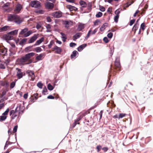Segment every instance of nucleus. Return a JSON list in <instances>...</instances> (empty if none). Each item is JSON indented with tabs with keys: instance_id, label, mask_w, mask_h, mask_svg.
I'll return each mask as SVG.
<instances>
[{
	"instance_id": "obj_20",
	"label": "nucleus",
	"mask_w": 153,
	"mask_h": 153,
	"mask_svg": "<svg viewBox=\"0 0 153 153\" xmlns=\"http://www.w3.org/2000/svg\"><path fill=\"white\" fill-rule=\"evenodd\" d=\"M86 46V44H83L80 45L78 48L77 49L78 51H81Z\"/></svg>"
},
{
	"instance_id": "obj_10",
	"label": "nucleus",
	"mask_w": 153,
	"mask_h": 153,
	"mask_svg": "<svg viewBox=\"0 0 153 153\" xmlns=\"http://www.w3.org/2000/svg\"><path fill=\"white\" fill-rule=\"evenodd\" d=\"M22 8V5L20 4H18L16 6V8L14 10V12L16 13H19Z\"/></svg>"
},
{
	"instance_id": "obj_53",
	"label": "nucleus",
	"mask_w": 153,
	"mask_h": 153,
	"mask_svg": "<svg viewBox=\"0 0 153 153\" xmlns=\"http://www.w3.org/2000/svg\"><path fill=\"white\" fill-rule=\"evenodd\" d=\"M103 40L106 43H108V39L106 37H105L103 38Z\"/></svg>"
},
{
	"instance_id": "obj_56",
	"label": "nucleus",
	"mask_w": 153,
	"mask_h": 153,
	"mask_svg": "<svg viewBox=\"0 0 153 153\" xmlns=\"http://www.w3.org/2000/svg\"><path fill=\"white\" fill-rule=\"evenodd\" d=\"M47 20L48 22H50L51 21V19L50 17H48L47 18Z\"/></svg>"
},
{
	"instance_id": "obj_11",
	"label": "nucleus",
	"mask_w": 153,
	"mask_h": 153,
	"mask_svg": "<svg viewBox=\"0 0 153 153\" xmlns=\"http://www.w3.org/2000/svg\"><path fill=\"white\" fill-rule=\"evenodd\" d=\"M53 49L55 50V53L57 54H60L62 51V49L56 46H55Z\"/></svg>"
},
{
	"instance_id": "obj_2",
	"label": "nucleus",
	"mask_w": 153,
	"mask_h": 153,
	"mask_svg": "<svg viewBox=\"0 0 153 153\" xmlns=\"http://www.w3.org/2000/svg\"><path fill=\"white\" fill-rule=\"evenodd\" d=\"M7 20L9 21L14 22L17 24H20L22 22L20 17L16 15H9Z\"/></svg>"
},
{
	"instance_id": "obj_27",
	"label": "nucleus",
	"mask_w": 153,
	"mask_h": 153,
	"mask_svg": "<svg viewBox=\"0 0 153 153\" xmlns=\"http://www.w3.org/2000/svg\"><path fill=\"white\" fill-rule=\"evenodd\" d=\"M78 54V52L76 51H74L72 52V54L71 55V57L72 58L75 57Z\"/></svg>"
},
{
	"instance_id": "obj_3",
	"label": "nucleus",
	"mask_w": 153,
	"mask_h": 153,
	"mask_svg": "<svg viewBox=\"0 0 153 153\" xmlns=\"http://www.w3.org/2000/svg\"><path fill=\"white\" fill-rule=\"evenodd\" d=\"M20 107L21 105L19 104L15 110H12L10 111V115L11 116V118L12 119H14L20 112H23V109H20Z\"/></svg>"
},
{
	"instance_id": "obj_12",
	"label": "nucleus",
	"mask_w": 153,
	"mask_h": 153,
	"mask_svg": "<svg viewBox=\"0 0 153 153\" xmlns=\"http://www.w3.org/2000/svg\"><path fill=\"white\" fill-rule=\"evenodd\" d=\"M10 5V3L7 2L4 4L3 6H2V7L4 10V11L7 12H9L10 11V8H8L7 9L6 8V7H8Z\"/></svg>"
},
{
	"instance_id": "obj_30",
	"label": "nucleus",
	"mask_w": 153,
	"mask_h": 153,
	"mask_svg": "<svg viewBox=\"0 0 153 153\" xmlns=\"http://www.w3.org/2000/svg\"><path fill=\"white\" fill-rule=\"evenodd\" d=\"M79 4L83 7H86V3L82 0H81L79 1Z\"/></svg>"
},
{
	"instance_id": "obj_43",
	"label": "nucleus",
	"mask_w": 153,
	"mask_h": 153,
	"mask_svg": "<svg viewBox=\"0 0 153 153\" xmlns=\"http://www.w3.org/2000/svg\"><path fill=\"white\" fill-rule=\"evenodd\" d=\"M0 68L2 69H4L5 68V66L3 63H2L1 61L0 62Z\"/></svg>"
},
{
	"instance_id": "obj_5",
	"label": "nucleus",
	"mask_w": 153,
	"mask_h": 153,
	"mask_svg": "<svg viewBox=\"0 0 153 153\" xmlns=\"http://www.w3.org/2000/svg\"><path fill=\"white\" fill-rule=\"evenodd\" d=\"M26 73L28 74L29 78H30V80L33 81L35 78V76L33 72L31 70H28L26 71Z\"/></svg>"
},
{
	"instance_id": "obj_17",
	"label": "nucleus",
	"mask_w": 153,
	"mask_h": 153,
	"mask_svg": "<svg viewBox=\"0 0 153 153\" xmlns=\"http://www.w3.org/2000/svg\"><path fill=\"white\" fill-rule=\"evenodd\" d=\"M81 35V33H76L73 36V40L76 41V40L80 37Z\"/></svg>"
},
{
	"instance_id": "obj_29",
	"label": "nucleus",
	"mask_w": 153,
	"mask_h": 153,
	"mask_svg": "<svg viewBox=\"0 0 153 153\" xmlns=\"http://www.w3.org/2000/svg\"><path fill=\"white\" fill-rule=\"evenodd\" d=\"M9 28V26H5L1 28L0 30L2 31H6Z\"/></svg>"
},
{
	"instance_id": "obj_18",
	"label": "nucleus",
	"mask_w": 153,
	"mask_h": 153,
	"mask_svg": "<svg viewBox=\"0 0 153 153\" xmlns=\"http://www.w3.org/2000/svg\"><path fill=\"white\" fill-rule=\"evenodd\" d=\"M9 51L10 52V55L11 56L13 55H14L16 54V48H10L9 50Z\"/></svg>"
},
{
	"instance_id": "obj_19",
	"label": "nucleus",
	"mask_w": 153,
	"mask_h": 153,
	"mask_svg": "<svg viewBox=\"0 0 153 153\" xmlns=\"http://www.w3.org/2000/svg\"><path fill=\"white\" fill-rule=\"evenodd\" d=\"M97 31V29H95L93 31L91 32V30H90L88 34H87V38L88 37L90 34H94Z\"/></svg>"
},
{
	"instance_id": "obj_51",
	"label": "nucleus",
	"mask_w": 153,
	"mask_h": 153,
	"mask_svg": "<svg viewBox=\"0 0 153 153\" xmlns=\"http://www.w3.org/2000/svg\"><path fill=\"white\" fill-rule=\"evenodd\" d=\"M101 147V146L100 145H98L97 146V150L98 152H99L100 151Z\"/></svg>"
},
{
	"instance_id": "obj_38",
	"label": "nucleus",
	"mask_w": 153,
	"mask_h": 153,
	"mask_svg": "<svg viewBox=\"0 0 153 153\" xmlns=\"http://www.w3.org/2000/svg\"><path fill=\"white\" fill-rule=\"evenodd\" d=\"M126 114L124 113H120L119 114V117L120 119L122 118L123 117H124L126 115Z\"/></svg>"
},
{
	"instance_id": "obj_8",
	"label": "nucleus",
	"mask_w": 153,
	"mask_h": 153,
	"mask_svg": "<svg viewBox=\"0 0 153 153\" xmlns=\"http://www.w3.org/2000/svg\"><path fill=\"white\" fill-rule=\"evenodd\" d=\"M16 70L18 71L17 72L16 76L19 79L22 78L23 76V73L22 72L21 70L18 68H16Z\"/></svg>"
},
{
	"instance_id": "obj_9",
	"label": "nucleus",
	"mask_w": 153,
	"mask_h": 153,
	"mask_svg": "<svg viewBox=\"0 0 153 153\" xmlns=\"http://www.w3.org/2000/svg\"><path fill=\"white\" fill-rule=\"evenodd\" d=\"M62 13L60 11H56L53 12L52 16L55 18H60L62 16Z\"/></svg>"
},
{
	"instance_id": "obj_54",
	"label": "nucleus",
	"mask_w": 153,
	"mask_h": 153,
	"mask_svg": "<svg viewBox=\"0 0 153 153\" xmlns=\"http://www.w3.org/2000/svg\"><path fill=\"white\" fill-rule=\"evenodd\" d=\"M47 90L46 87H45V88H44L43 89L42 93L43 94H45V93L47 92Z\"/></svg>"
},
{
	"instance_id": "obj_44",
	"label": "nucleus",
	"mask_w": 153,
	"mask_h": 153,
	"mask_svg": "<svg viewBox=\"0 0 153 153\" xmlns=\"http://www.w3.org/2000/svg\"><path fill=\"white\" fill-rule=\"evenodd\" d=\"M54 43V42L53 41H51L49 44L48 45V48H51Z\"/></svg>"
},
{
	"instance_id": "obj_50",
	"label": "nucleus",
	"mask_w": 153,
	"mask_h": 153,
	"mask_svg": "<svg viewBox=\"0 0 153 153\" xmlns=\"http://www.w3.org/2000/svg\"><path fill=\"white\" fill-rule=\"evenodd\" d=\"M64 24L66 27L68 28L69 27L68 22L65 21L64 23Z\"/></svg>"
},
{
	"instance_id": "obj_36",
	"label": "nucleus",
	"mask_w": 153,
	"mask_h": 153,
	"mask_svg": "<svg viewBox=\"0 0 153 153\" xmlns=\"http://www.w3.org/2000/svg\"><path fill=\"white\" fill-rule=\"evenodd\" d=\"M119 16H115L114 17V20L115 22H117L118 21V19L119 18Z\"/></svg>"
},
{
	"instance_id": "obj_14",
	"label": "nucleus",
	"mask_w": 153,
	"mask_h": 153,
	"mask_svg": "<svg viewBox=\"0 0 153 153\" xmlns=\"http://www.w3.org/2000/svg\"><path fill=\"white\" fill-rule=\"evenodd\" d=\"M38 37V34H35L32 36L29 40L28 43H32L35 41L37 38Z\"/></svg>"
},
{
	"instance_id": "obj_25",
	"label": "nucleus",
	"mask_w": 153,
	"mask_h": 153,
	"mask_svg": "<svg viewBox=\"0 0 153 153\" xmlns=\"http://www.w3.org/2000/svg\"><path fill=\"white\" fill-rule=\"evenodd\" d=\"M115 65L118 68L120 67V64L119 62V59H116L115 62Z\"/></svg>"
},
{
	"instance_id": "obj_42",
	"label": "nucleus",
	"mask_w": 153,
	"mask_h": 153,
	"mask_svg": "<svg viewBox=\"0 0 153 153\" xmlns=\"http://www.w3.org/2000/svg\"><path fill=\"white\" fill-rule=\"evenodd\" d=\"M15 83L14 82H12L10 85V88H13L15 86Z\"/></svg>"
},
{
	"instance_id": "obj_15",
	"label": "nucleus",
	"mask_w": 153,
	"mask_h": 153,
	"mask_svg": "<svg viewBox=\"0 0 153 153\" xmlns=\"http://www.w3.org/2000/svg\"><path fill=\"white\" fill-rule=\"evenodd\" d=\"M7 48H4L0 49V52L1 54L4 55H7Z\"/></svg>"
},
{
	"instance_id": "obj_62",
	"label": "nucleus",
	"mask_w": 153,
	"mask_h": 153,
	"mask_svg": "<svg viewBox=\"0 0 153 153\" xmlns=\"http://www.w3.org/2000/svg\"><path fill=\"white\" fill-rule=\"evenodd\" d=\"M27 97H28L27 94H25L23 95V97L25 99H26L27 98Z\"/></svg>"
},
{
	"instance_id": "obj_35",
	"label": "nucleus",
	"mask_w": 153,
	"mask_h": 153,
	"mask_svg": "<svg viewBox=\"0 0 153 153\" xmlns=\"http://www.w3.org/2000/svg\"><path fill=\"white\" fill-rule=\"evenodd\" d=\"M139 26V24L137 23H136L134 26L133 29H134L135 31L137 29Z\"/></svg>"
},
{
	"instance_id": "obj_21",
	"label": "nucleus",
	"mask_w": 153,
	"mask_h": 153,
	"mask_svg": "<svg viewBox=\"0 0 153 153\" xmlns=\"http://www.w3.org/2000/svg\"><path fill=\"white\" fill-rule=\"evenodd\" d=\"M45 56L44 53H41L36 57V59L38 60H41L43 56Z\"/></svg>"
},
{
	"instance_id": "obj_16",
	"label": "nucleus",
	"mask_w": 153,
	"mask_h": 153,
	"mask_svg": "<svg viewBox=\"0 0 153 153\" xmlns=\"http://www.w3.org/2000/svg\"><path fill=\"white\" fill-rule=\"evenodd\" d=\"M108 24L106 23H104L100 27V30L101 31H103L108 26Z\"/></svg>"
},
{
	"instance_id": "obj_48",
	"label": "nucleus",
	"mask_w": 153,
	"mask_h": 153,
	"mask_svg": "<svg viewBox=\"0 0 153 153\" xmlns=\"http://www.w3.org/2000/svg\"><path fill=\"white\" fill-rule=\"evenodd\" d=\"M113 36V33H108L107 35V36L109 38H112Z\"/></svg>"
},
{
	"instance_id": "obj_40",
	"label": "nucleus",
	"mask_w": 153,
	"mask_h": 153,
	"mask_svg": "<svg viewBox=\"0 0 153 153\" xmlns=\"http://www.w3.org/2000/svg\"><path fill=\"white\" fill-rule=\"evenodd\" d=\"M120 13V10L119 9L117 10L115 12V14L116 16H119V14Z\"/></svg>"
},
{
	"instance_id": "obj_23",
	"label": "nucleus",
	"mask_w": 153,
	"mask_h": 153,
	"mask_svg": "<svg viewBox=\"0 0 153 153\" xmlns=\"http://www.w3.org/2000/svg\"><path fill=\"white\" fill-rule=\"evenodd\" d=\"M6 38L7 39L12 40L13 39V36L8 33L6 35Z\"/></svg>"
},
{
	"instance_id": "obj_7",
	"label": "nucleus",
	"mask_w": 153,
	"mask_h": 153,
	"mask_svg": "<svg viewBox=\"0 0 153 153\" xmlns=\"http://www.w3.org/2000/svg\"><path fill=\"white\" fill-rule=\"evenodd\" d=\"M9 111V109L7 108L6 111L2 114V116H0V121L5 120L7 117V115Z\"/></svg>"
},
{
	"instance_id": "obj_4",
	"label": "nucleus",
	"mask_w": 153,
	"mask_h": 153,
	"mask_svg": "<svg viewBox=\"0 0 153 153\" xmlns=\"http://www.w3.org/2000/svg\"><path fill=\"white\" fill-rule=\"evenodd\" d=\"M28 29L27 28L22 29L19 33V34L23 35L24 37H27L29 36L32 33L31 30L27 31Z\"/></svg>"
},
{
	"instance_id": "obj_6",
	"label": "nucleus",
	"mask_w": 153,
	"mask_h": 153,
	"mask_svg": "<svg viewBox=\"0 0 153 153\" xmlns=\"http://www.w3.org/2000/svg\"><path fill=\"white\" fill-rule=\"evenodd\" d=\"M40 2L37 1H32L30 3V5L32 7L36 8H37L40 7Z\"/></svg>"
},
{
	"instance_id": "obj_64",
	"label": "nucleus",
	"mask_w": 153,
	"mask_h": 153,
	"mask_svg": "<svg viewBox=\"0 0 153 153\" xmlns=\"http://www.w3.org/2000/svg\"><path fill=\"white\" fill-rule=\"evenodd\" d=\"M139 12V10H137V11H136V12H135V13H134V16L136 17V16L137 14Z\"/></svg>"
},
{
	"instance_id": "obj_31",
	"label": "nucleus",
	"mask_w": 153,
	"mask_h": 153,
	"mask_svg": "<svg viewBox=\"0 0 153 153\" xmlns=\"http://www.w3.org/2000/svg\"><path fill=\"white\" fill-rule=\"evenodd\" d=\"M33 51H35L36 52H40L42 51V49L40 47H37L34 49Z\"/></svg>"
},
{
	"instance_id": "obj_46",
	"label": "nucleus",
	"mask_w": 153,
	"mask_h": 153,
	"mask_svg": "<svg viewBox=\"0 0 153 153\" xmlns=\"http://www.w3.org/2000/svg\"><path fill=\"white\" fill-rule=\"evenodd\" d=\"M60 34L62 35V39H66V36L64 33L61 32Z\"/></svg>"
},
{
	"instance_id": "obj_59",
	"label": "nucleus",
	"mask_w": 153,
	"mask_h": 153,
	"mask_svg": "<svg viewBox=\"0 0 153 153\" xmlns=\"http://www.w3.org/2000/svg\"><path fill=\"white\" fill-rule=\"evenodd\" d=\"M113 118H118V119H120L119 117V115H118L117 114H116L115 115L113 116Z\"/></svg>"
},
{
	"instance_id": "obj_1",
	"label": "nucleus",
	"mask_w": 153,
	"mask_h": 153,
	"mask_svg": "<svg viewBox=\"0 0 153 153\" xmlns=\"http://www.w3.org/2000/svg\"><path fill=\"white\" fill-rule=\"evenodd\" d=\"M35 53L31 52L26 54L19 59V62L21 63H25V64H28L32 62L30 58L35 55Z\"/></svg>"
},
{
	"instance_id": "obj_52",
	"label": "nucleus",
	"mask_w": 153,
	"mask_h": 153,
	"mask_svg": "<svg viewBox=\"0 0 153 153\" xmlns=\"http://www.w3.org/2000/svg\"><path fill=\"white\" fill-rule=\"evenodd\" d=\"M76 44L75 43L71 42L70 44V46L71 47H73L75 45H76Z\"/></svg>"
},
{
	"instance_id": "obj_55",
	"label": "nucleus",
	"mask_w": 153,
	"mask_h": 153,
	"mask_svg": "<svg viewBox=\"0 0 153 153\" xmlns=\"http://www.w3.org/2000/svg\"><path fill=\"white\" fill-rule=\"evenodd\" d=\"M47 98L49 99H54V97L51 95H50Z\"/></svg>"
},
{
	"instance_id": "obj_63",
	"label": "nucleus",
	"mask_w": 153,
	"mask_h": 153,
	"mask_svg": "<svg viewBox=\"0 0 153 153\" xmlns=\"http://www.w3.org/2000/svg\"><path fill=\"white\" fill-rule=\"evenodd\" d=\"M66 1L69 2L73 3L74 1V0H66Z\"/></svg>"
},
{
	"instance_id": "obj_26",
	"label": "nucleus",
	"mask_w": 153,
	"mask_h": 153,
	"mask_svg": "<svg viewBox=\"0 0 153 153\" xmlns=\"http://www.w3.org/2000/svg\"><path fill=\"white\" fill-rule=\"evenodd\" d=\"M44 40V38L43 37H42L39 39L36 42V44L35 45H39L41 44Z\"/></svg>"
},
{
	"instance_id": "obj_34",
	"label": "nucleus",
	"mask_w": 153,
	"mask_h": 153,
	"mask_svg": "<svg viewBox=\"0 0 153 153\" xmlns=\"http://www.w3.org/2000/svg\"><path fill=\"white\" fill-rule=\"evenodd\" d=\"M48 88L49 90L51 91L53 89V88L52 86L50 83L48 84Z\"/></svg>"
},
{
	"instance_id": "obj_45",
	"label": "nucleus",
	"mask_w": 153,
	"mask_h": 153,
	"mask_svg": "<svg viewBox=\"0 0 153 153\" xmlns=\"http://www.w3.org/2000/svg\"><path fill=\"white\" fill-rule=\"evenodd\" d=\"M135 20L134 19H133L131 20L130 21V23H129L130 25V26L132 25H133V24L134 23V22L135 21Z\"/></svg>"
},
{
	"instance_id": "obj_61",
	"label": "nucleus",
	"mask_w": 153,
	"mask_h": 153,
	"mask_svg": "<svg viewBox=\"0 0 153 153\" xmlns=\"http://www.w3.org/2000/svg\"><path fill=\"white\" fill-rule=\"evenodd\" d=\"M38 93H36L34 94V97L36 100H37V99L38 98L37 96H38Z\"/></svg>"
},
{
	"instance_id": "obj_37",
	"label": "nucleus",
	"mask_w": 153,
	"mask_h": 153,
	"mask_svg": "<svg viewBox=\"0 0 153 153\" xmlns=\"http://www.w3.org/2000/svg\"><path fill=\"white\" fill-rule=\"evenodd\" d=\"M43 85V84L40 82H38L37 84V86L40 88H42Z\"/></svg>"
},
{
	"instance_id": "obj_47",
	"label": "nucleus",
	"mask_w": 153,
	"mask_h": 153,
	"mask_svg": "<svg viewBox=\"0 0 153 153\" xmlns=\"http://www.w3.org/2000/svg\"><path fill=\"white\" fill-rule=\"evenodd\" d=\"M145 24L144 23H142L140 26V29L142 30H144L145 29Z\"/></svg>"
},
{
	"instance_id": "obj_13",
	"label": "nucleus",
	"mask_w": 153,
	"mask_h": 153,
	"mask_svg": "<svg viewBox=\"0 0 153 153\" xmlns=\"http://www.w3.org/2000/svg\"><path fill=\"white\" fill-rule=\"evenodd\" d=\"M45 6L47 8L51 9L53 8L54 4L52 3L47 2L45 4Z\"/></svg>"
},
{
	"instance_id": "obj_57",
	"label": "nucleus",
	"mask_w": 153,
	"mask_h": 153,
	"mask_svg": "<svg viewBox=\"0 0 153 153\" xmlns=\"http://www.w3.org/2000/svg\"><path fill=\"white\" fill-rule=\"evenodd\" d=\"M102 149L104 152H106L108 150V149L107 147H103L102 148Z\"/></svg>"
},
{
	"instance_id": "obj_49",
	"label": "nucleus",
	"mask_w": 153,
	"mask_h": 153,
	"mask_svg": "<svg viewBox=\"0 0 153 153\" xmlns=\"http://www.w3.org/2000/svg\"><path fill=\"white\" fill-rule=\"evenodd\" d=\"M18 128V126H15L14 127L13 129V131L14 133H15L16 132Z\"/></svg>"
},
{
	"instance_id": "obj_24",
	"label": "nucleus",
	"mask_w": 153,
	"mask_h": 153,
	"mask_svg": "<svg viewBox=\"0 0 153 153\" xmlns=\"http://www.w3.org/2000/svg\"><path fill=\"white\" fill-rule=\"evenodd\" d=\"M18 30H15L9 32V33L13 36L16 35L17 34Z\"/></svg>"
},
{
	"instance_id": "obj_32",
	"label": "nucleus",
	"mask_w": 153,
	"mask_h": 153,
	"mask_svg": "<svg viewBox=\"0 0 153 153\" xmlns=\"http://www.w3.org/2000/svg\"><path fill=\"white\" fill-rule=\"evenodd\" d=\"M46 28H47V31L48 32H50L51 30V26L49 24H48L46 25Z\"/></svg>"
},
{
	"instance_id": "obj_60",
	"label": "nucleus",
	"mask_w": 153,
	"mask_h": 153,
	"mask_svg": "<svg viewBox=\"0 0 153 153\" xmlns=\"http://www.w3.org/2000/svg\"><path fill=\"white\" fill-rule=\"evenodd\" d=\"M32 46H29L27 47L25 49V51L28 52V50L30 49L31 48H32Z\"/></svg>"
},
{
	"instance_id": "obj_28",
	"label": "nucleus",
	"mask_w": 153,
	"mask_h": 153,
	"mask_svg": "<svg viewBox=\"0 0 153 153\" xmlns=\"http://www.w3.org/2000/svg\"><path fill=\"white\" fill-rule=\"evenodd\" d=\"M67 8L69 9L71 11H72L74 10H75L76 9H77L75 7L70 5L67 6Z\"/></svg>"
},
{
	"instance_id": "obj_22",
	"label": "nucleus",
	"mask_w": 153,
	"mask_h": 153,
	"mask_svg": "<svg viewBox=\"0 0 153 153\" xmlns=\"http://www.w3.org/2000/svg\"><path fill=\"white\" fill-rule=\"evenodd\" d=\"M84 28V24L80 23L78 27V30L79 31H81Z\"/></svg>"
},
{
	"instance_id": "obj_39",
	"label": "nucleus",
	"mask_w": 153,
	"mask_h": 153,
	"mask_svg": "<svg viewBox=\"0 0 153 153\" xmlns=\"http://www.w3.org/2000/svg\"><path fill=\"white\" fill-rule=\"evenodd\" d=\"M99 9L102 12H104L105 10V8L101 6H99Z\"/></svg>"
},
{
	"instance_id": "obj_33",
	"label": "nucleus",
	"mask_w": 153,
	"mask_h": 153,
	"mask_svg": "<svg viewBox=\"0 0 153 153\" xmlns=\"http://www.w3.org/2000/svg\"><path fill=\"white\" fill-rule=\"evenodd\" d=\"M102 13L101 12H98L96 15V17L97 18H99L102 16Z\"/></svg>"
},
{
	"instance_id": "obj_58",
	"label": "nucleus",
	"mask_w": 153,
	"mask_h": 153,
	"mask_svg": "<svg viewBox=\"0 0 153 153\" xmlns=\"http://www.w3.org/2000/svg\"><path fill=\"white\" fill-rule=\"evenodd\" d=\"M100 22V20L97 19V20L95 21L94 22V25H96L97 24V23L98 22Z\"/></svg>"
},
{
	"instance_id": "obj_41",
	"label": "nucleus",
	"mask_w": 153,
	"mask_h": 153,
	"mask_svg": "<svg viewBox=\"0 0 153 153\" xmlns=\"http://www.w3.org/2000/svg\"><path fill=\"white\" fill-rule=\"evenodd\" d=\"M44 11L42 10H39L36 11V13L40 14H42L44 13Z\"/></svg>"
}]
</instances>
